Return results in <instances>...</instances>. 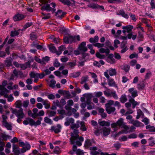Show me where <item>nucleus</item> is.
I'll return each instance as SVG.
<instances>
[{"instance_id":"37","label":"nucleus","mask_w":155,"mask_h":155,"mask_svg":"<svg viewBox=\"0 0 155 155\" xmlns=\"http://www.w3.org/2000/svg\"><path fill=\"white\" fill-rule=\"evenodd\" d=\"M137 115L136 116V119H139L140 117H143V114L141 110L140 109L137 110Z\"/></svg>"},{"instance_id":"52","label":"nucleus","mask_w":155,"mask_h":155,"mask_svg":"<svg viewBox=\"0 0 155 155\" xmlns=\"http://www.w3.org/2000/svg\"><path fill=\"white\" fill-rule=\"evenodd\" d=\"M85 146L86 147H88L91 145V142L90 140H87L85 141Z\"/></svg>"},{"instance_id":"44","label":"nucleus","mask_w":155,"mask_h":155,"mask_svg":"<svg viewBox=\"0 0 155 155\" xmlns=\"http://www.w3.org/2000/svg\"><path fill=\"white\" fill-rule=\"evenodd\" d=\"M56 83V81L54 79L51 80L49 84V86L52 88L54 87Z\"/></svg>"},{"instance_id":"6","label":"nucleus","mask_w":155,"mask_h":155,"mask_svg":"<svg viewBox=\"0 0 155 155\" xmlns=\"http://www.w3.org/2000/svg\"><path fill=\"white\" fill-rule=\"evenodd\" d=\"M7 84V81H4L2 83V85H0V90L1 91V94L4 95L5 97H8L7 93L9 92V91L5 88V87L6 86Z\"/></svg>"},{"instance_id":"51","label":"nucleus","mask_w":155,"mask_h":155,"mask_svg":"<svg viewBox=\"0 0 155 155\" xmlns=\"http://www.w3.org/2000/svg\"><path fill=\"white\" fill-rule=\"evenodd\" d=\"M120 101L121 102L124 103L127 101V98L125 95H123L120 98Z\"/></svg>"},{"instance_id":"22","label":"nucleus","mask_w":155,"mask_h":155,"mask_svg":"<svg viewBox=\"0 0 155 155\" xmlns=\"http://www.w3.org/2000/svg\"><path fill=\"white\" fill-rule=\"evenodd\" d=\"M61 2L64 3V4L71 5L73 6L75 3V2L73 0H71V2L68 0H59Z\"/></svg>"},{"instance_id":"34","label":"nucleus","mask_w":155,"mask_h":155,"mask_svg":"<svg viewBox=\"0 0 155 155\" xmlns=\"http://www.w3.org/2000/svg\"><path fill=\"white\" fill-rule=\"evenodd\" d=\"M2 126L5 127L7 130H11L12 129V126L7 122L2 123Z\"/></svg>"},{"instance_id":"12","label":"nucleus","mask_w":155,"mask_h":155,"mask_svg":"<svg viewBox=\"0 0 155 155\" xmlns=\"http://www.w3.org/2000/svg\"><path fill=\"white\" fill-rule=\"evenodd\" d=\"M133 28V26L130 25L123 26L122 32L124 34H125L126 33H129L131 32Z\"/></svg>"},{"instance_id":"7","label":"nucleus","mask_w":155,"mask_h":155,"mask_svg":"<svg viewBox=\"0 0 155 155\" xmlns=\"http://www.w3.org/2000/svg\"><path fill=\"white\" fill-rule=\"evenodd\" d=\"M74 120L72 118L67 117L66 119V121L64 123V125L66 126H68L70 125L72 129H74L75 128L76 124H74Z\"/></svg>"},{"instance_id":"32","label":"nucleus","mask_w":155,"mask_h":155,"mask_svg":"<svg viewBox=\"0 0 155 155\" xmlns=\"http://www.w3.org/2000/svg\"><path fill=\"white\" fill-rule=\"evenodd\" d=\"M121 48L122 49L121 52L122 53H124L127 51L128 49L127 47L123 44L122 43L121 45Z\"/></svg>"},{"instance_id":"25","label":"nucleus","mask_w":155,"mask_h":155,"mask_svg":"<svg viewBox=\"0 0 155 155\" xmlns=\"http://www.w3.org/2000/svg\"><path fill=\"white\" fill-rule=\"evenodd\" d=\"M31 148V146L28 143H25V146L21 150V152L22 153L25 152L27 150H29Z\"/></svg>"},{"instance_id":"24","label":"nucleus","mask_w":155,"mask_h":155,"mask_svg":"<svg viewBox=\"0 0 155 155\" xmlns=\"http://www.w3.org/2000/svg\"><path fill=\"white\" fill-rule=\"evenodd\" d=\"M128 91L131 94V96L133 97H134L138 95L137 91L134 90V88H130L128 90Z\"/></svg>"},{"instance_id":"26","label":"nucleus","mask_w":155,"mask_h":155,"mask_svg":"<svg viewBox=\"0 0 155 155\" xmlns=\"http://www.w3.org/2000/svg\"><path fill=\"white\" fill-rule=\"evenodd\" d=\"M132 124L137 127H140L144 126L143 124L137 120H134Z\"/></svg>"},{"instance_id":"23","label":"nucleus","mask_w":155,"mask_h":155,"mask_svg":"<svg viewBox=\"0 0 155 155\" xmlns=\"http://www.w3.org/2000/svg\"><path fill=\"white\" fill-rule=\"evenodd\" d=\"M66 14L65 12H63L62 11L59 10L56 12V16L57 18H61L64 16Z\"/></svg>"},{"instance_id":"15","label":"nucleus","mask_w":155,"mask_h":155,"mask_svg":"<svg viewBox=\"0 0 155 155\" xmlns=\"http://www.w3.org/2000/svg\"><path fill=\"white\" fill-rule=\"evenodd\" d=\"M90 149L91 150L90 153L91 155H97L98 153L101 154V153L102 152L100 150H99L98 151H95L97 150V148L95 147H91Z\"/></svg>"},{"instance_id":"48","label":"nucleus","mask_w":155,"mask_h":155,"mask_svg":"<svg viewBox=\"0 0 155 155\" xmlns=\"http://www.w3.org/2000/svg\"><path fill=\"white\" fill-rule=\"evenodd\" d=\"M16 107L18 108H20L21 106V103L20 101L18 100L15 103Z\"/></svg>"},{"instance_id":"1","label":"nucleus","mask_w":155,"mask_h":155,"mask_svg":"<svg viewBox=\"0 0 155 155\" xmlns=\"http://www.w3.org/2000/svg\"><path fill=\"white\" fill-rule=\"evenodd\" d=\"M123 128L125 130H123L119 132L117 134V136H119L122 134H127L128 133L127 130L129 129V127L128 126L126 125V124L124 122V120L122 118H120L117 121L116 123H114L111 124V127L114 128L115 131L117 130L118 128L117 126Z\"/></svg>"},{"instance_id":"20","label":"nucleus","mask_w":155,"mask_h":155,"mask_svg":"<svg viewBox=\"0 0 155 155\" xmlns=\"http://www.w3.org/2000/svg\"><path fill=\"white\" fill-rule=\"evenodd\" d=\"M98 123L100 125L102 126H106L108 127L110 126V121H106L104 120H102L99 119L98 120Z\"/></svg>"},{"instance_id":"36","label":"nucleus","mask_w":155,"mask_h":155,"mask_svg":"<svg viewBox=\"0 0 155 155\" xmlns=\"http://www.w3.org/2000/svg\"><path fill=\"white\" fill-rule=\"evenodd\" d=\"M31 45L32 47H36L37 49L38 50H41L42 48V47L41 45L36 43H33L31 44Z\"/></svg>"},{"instance_id":"29","label":"nucleus","mask_w":155,"mask_h":155,"mask_svg":"<svg viewBox=\"0 0 155 155\" xmlns=\"http://www.w3.org/2000/svg\"><path fill=\"white\" fill-rule=\"evenodd\" d=\"M117 14L118 15H121L122 17L126 18H128L129 17L127 14L125 13L123 10L120 11L118 12L117 13Z\"/></svg>"},{"instance_id":"62","label":"nucleus","mask_w":155,"mask_h":155,"mask_svg":"<svg viewBox=\"0 0 155 155\" xmlns=\"http://www.w3.org/2000/svg\"><path fill=\"white\" fill-rule=\"evenodd\" d=\"M5 64L7 66L11 65L12 64L11 60L10 59L6 60L5 61Z\"/></svg>"},{"instance_id":"2","label":"nucleus","mask_w":155,"mask_h":155,"mask_svg":"<svg viewBox=\"0 0 155 155\" xmlns=\"http://www.w3.org/2000/svg\"><path fill=\"white\" fill-rule=\"evenodd\" d=\"M78 130H74L73 133L71 134V137L70 141L71 144L75 143L77 145L80 146L82 145V142L84 141V138L82 137H79Z\"/></svg>"},{"instance_id":"55","label":"nucleus","mask_w":155,"mask_h":155,"mask_svg":"<svg viewBox=\"0 0 155 155\" xmlns=\"http://www.w3.org/2000/svg\"><path fill=\"white\" fill-rule=\"evenodd\" d=\"M94 94L95 96L97 97H99L101 96L103 94L102 93L101 91L95 92L94 93Z\"/></svg>"},{"instance_id":"11","label":"nucleus","mask_w":155,"mask_h":155,"mask_svg":"<svg viewBox=\"0 0 155 155\" xmlns=\"http://www.w3.org/2000/svg\"><path fill=\"white\" fill-rule=\"evenodd\" d=\"M12 113L13 114H15L16 116L17 117H20L21 118H23L24 117V114L23 112V109H21L19 110L16 111L15 109H13L12 108H11Z\"/></svg>"},{"instance_id":"18","label":"nucleus","mask_w":155,"mask_h":155,"mask_svg":"<svg viewBox=\"0 0 155 155\" xmlns=\"http://www.w3.org/2000/svg\"><path fill=\"white\" fill-rule=\"evenodd\" d=\"M30 123L31 124L32 126L34 125L35 126H37L38 125H40L41 124V121L42 120V117H39L38 119V120L35 121L33 119L30 120Z\"/></svg>"},{"instance_id":"46","label":"nucleus","mask_w":155,"mask_h":155,"mask_svg":"<svg viewBox=\"0 0 155 155\" xmlns=\"http://www.w3.org/2000/svg\"><path fill=\"white\" fill-rule=\"evenodd\" d=\"M96 55L97 57L100 59H104L105 57L104 55L101 54L99 52L97 53L96 54Z\"/></svg>"},{"instance_id":"33","label":"nucleus","mask_w":155,"mask_h":155,"mask_svg":"<svg viewBox=\"0 0 155 155\" xmlns=\"http://www.w3.org/2000/svg\"><path fill=\"white\" fill-rule=\"evenodd\" d=\"M49 48L51 52L57 53V51H56V49L55 47L52 45L51 44L49 46Z\"/></svg>"},{"instance_id":"14","label":"nucleus","mask_w":155,"mask_h":155,"mask_svg":"<svg viewBox=\"0 0 155 155\" xmlns=\"http://www.w3.org/2000/svg\"><path fill=\"white\" fill-rule=\"evenodd\" d=\"M63 39L64 42L65 43H68L74 41V36H69L67 37H66L64 38Z\"/></svg>"},{"instance_id":"53","label":"nucleus","mask_w":155,"mask_h":155,"mask_svg":"<svg viewBox=\"0 0 155 155\" xmlns=\"http://www.w3.org/2000/svg\"><path fill=\"white\" fill-rule=\"evenodd\" d=\"M111 96H112L115 99H117L118 98V96L115 91L111 92Z\"/></svg>"},{"instance_id":"30","label":"nucleus","mask_w":155,"mask_h":155,"mask_svg":"<svg viewBox=\"0 0 155 155\" xmlns=\"http://www.w3.org/2000/svg\"><path fill=\"white\" fill-rule=\"evenodd\" d=\"M66 47L64 45H61L58 48V51H57V54L59 55L61 54L62 52L63 51L65 50Z\"/></svg>"},{"instance_id":"54","label":"nucleus","mask_w":155,"mask_h":155,"mask_svg":"<svg viewBox=\"0 0 155 155\" xmlns=\"http://www.w3.org/2000/svg\"><path fill=\"white\" fill-rule=\"evenodd\" d=\"M54 153L56 154H58L60 152V149L59 147H56L54 150Z\"/></svg>"},{"instance_id":"56","label":"nucleus","mask_w":155,"mask_h":155,"mask_svg":"<svg viewBox=\"0 0 155 155\" xmlns=\"http://www.w3.org/2000/svg\"><path fill=\"white\" fill-rule=\"evenodd\" d=\"M68 60V58L65 56H63L61 59V61L63 62L67 61Z\"/></svg>"},{"instance_id":"8","label":"nucleus","mask_w":155,"mask_h":155,"mask_svg":"<svg viewBox=\"0 0 155 155\" xmlns=\"http://www.w3.org/2000/svg\"><path fill=\"white\" fill-rule=\"evenodd\" d=\"M116 70L115 69L112 68H110L109 69L107 70L106 71L104 72V75L106 78L107 79L109 78V76L108 74L111 76H113L116 74Z\"/></svg>"},{"instance_id":"13","label":"nucleus","mask_w":155,"mask_h":155,"mask_svg":"<svg viewBox=\"0 0 155 155\" xmlns=\"http://www.w3.org/2000/svg\"><path fill=\"white\" fill-rule=\"evenodd\" d=\"M106 60L107 62L111 64H113L116 62L114 58V55L112 54L108 55Z\"/></svg>"},{"instance_id":"41","label":"nucleus","mask_w":155,"mask_h":155,"mask_svg":"<svg viewBox=\"0 0 155 155\" xmlns=\"http://www.w3.org/2000/svg\"><path fill=\"white\" fill-rule=\"evenodd\" d=\"M126 119L128 120V123L130 124H132L134 120L132 119V116L131 115H127L126 117Z\"/></svg>"},{"instance_id":"31","label":"nucleus","mask_w":155,"mask_h":155,"mask_svg":"<svg viewBox=\"0 0 155 155\" xmlns=\"http://www.w3.org/2000/svg\"><path fill=\"white\" fill-rule=\"evenodd\" d=\"M99 51L101 53H105L106 54H108L110 53V50L108 48L105 49L103 48H101L99 49Z\"/></svg>"},{"instance_id":"61","label":"nucleus","mask_w":155,"mask_h":155,"mask_svg":"<svg viewBox=\"0 0 155 155\" xmlns=\"http://www.w3.org/2000/svg\"><path fill=\"white\" fill-rule=\"evenodd\" d=\"M54 104L59 107H61L60 102L58 100H56L54 101Z\"/></svg>"},{"instance_id":"27","label":"nucleus","mask_w":155,"mask_h":155,"mask_svg":"<svg viewBox=\"0 0 155 155\" xmlns=\"http://www.w3.org/2000/svg\"><path fill=\"white\" fill-rule=\"evenodd\" d=\"M106 110L108 114H110L114 112L115 110V108L114 107L111 106L106 107Z\"/></svg>"},{"instance_id":"40","label":"nucleus","mask_w":155,"mask_h":155,"mask_svg":"<svg viewBox=\"0 0 155 155\" xmlns=\"http://www.w3.org/2000/svg\"><path fill=\"white\" fill-rule=\"evenodd\" d=\"M20 31V30L18 31L15 30L14 31H12L11 33V35L12 36H15L18 35L19 34V31Z\"/></svg>"},{"instance_id":"10","label":"nucleus","mask_w":155,"mask_h":155,"mask_svg":"<svg viewBox=\"0 0 155 155\" xmlns=\"http://www.w3.org/2000/svg\"><path fill=\"white\" fill-rule=\"evenodd\" d=\"M85 123L83 121H80L78 120L77 121L75 128H78L80 125V129L83 131H85L87 130V129L85 125Z\"/></svg>"},{"instance_id":"3","label":"nucleus","mask_w":155,"mask_h":155,"mask_svg":"<svg viewBox=\"0 0 155 155\" xmlns=\"http://www.w3.org/2000/svg\"><path fill=\"white\" fill-rule=\"evenodd\" d=\"M111 131V129L110 128H108L106 127H104L102 130L100 128L97 129L94 132V134L97 136L99 135L100 134L102 133L104 136H106L109 135L110 134Z\"/></svg>"},{"instance_id":"59","label":"nucleus","mask_w":155,"mask_h":155,"mask_svg":"<svg viewBox=\"0 0 155 155\" xmlns=\"http://www.w3.org/2000/svg\"><path fill=\"white\" fill-rule=\"evenodd\" d=\"M30 120H32L31 118L28 119L27 120H24L23 121V124L25 125H27L29 124L30 125L32 126L31 124Z\"/></svg>"},{"instance_id":"45","label":"nucleus","mask_w":155,"mask_h":155,"mask_svg":"<svg viewBox=\"0 0 155 155\" xmlns=\"http://www.w3.org/2000/svg\"><path fill=\"white\" fill-rule=\"evenodd\" d=\"M146 128L148 129L151 131H155V127L153 126H151L150 125H147L146 126Z\"/></svg>"},{"instance_id":"47","label":"nucleus","mask_w":155,"mask_h":155,"mask_svg":"<svg viewBox=\"0 0 155 155\" xmlns=\"http://www.w3.org/2000/svg\"><path fill=\"white\" fill-rule=\"evenodd\" d=\"M114 105V101L110 100L108 102L105 104V107L111 106V105Z\"/></svg>"},{"instance_id":"35","label":"nucleus","mask_w":155,"mask_h":155,"mask_svg":"<svg viewBox=\"0 0 155 155\" xmlns=\"http://www.w3.org/2000/svg\"><path fill=\"white\" fill-rule=\"evenodd\" d=\"M99 38L98 36H95L94 38H91L89 39V41L91 43H95L97 42Z\"/></svg>"},{"instance_id":"4","label":"nucleus","mask_w":155,"mask_h":155,"mask_svg":"<svg viewBox=\"0 0 155 155\" xmlns=\"http://www.w3.org/2000/svg\"><path fill=\"white\" fill-rule=\"evenodd\" d=\"M55 4L53 2L51 3L50 5L45 4L42 7V9L47 11H51L54 12L56 10V9L55 8Z\"/></svg>"},{"instance_id":"42","label":"nucleus","mask_w":155,"mask_h":155,"mask_svg":"<svg viewBox=\"0 0 155 155\" xmlns=\"http://www.w3.org/2000/svg\"><path fill=\"white\" fill-rule=\"evenodd\" d=\"M43 104L45 106V108L48 109L50 107V105L48 103V102L47 100H45L44 101Z\"/></svg>"},{"instance_id":"38","label":"nucleus","mask_w":155,"mask_h":155,"mask_svg":"<svg viewBox=\"0 0 155 155\" xmlns=\"http://www.w3.org/2000/svg\"><path fill=\"white\" fill-rule=\"evenodd\" d=\"M44 122L46 123L50 124H51L52 123V120L47 117H44Z\"/></svg>"},{"instance_id":"58","label":"nucleus","mask_w":155,"mask_h":155,"mask_svg":"<svg viewBox=\"0 0 155 155\" xmlns=\"http://www.w3.org/2000/svg\"><path fill=\"white\" fill-rule=\"evenodd\" d=\"M76 153L77 155H83L84 154L83 151L80 149H78Z\"/></svg>"},{"instance_id":"50","label":"nucleus","mask_w":155,"mask_h":155,"mask_svg":"<svg viewBox=\"0 0 155 155\" xmlns=\"http://www.w3.org/2000/svg\"><path fill=\"white\" fill-rule=\"evenodd\" d=\"M48 115L49 117H52L54 116L55 115L56 112L55 111L48 110Z\"/></svg>"},{"instance_id":"9","label":"nucleus","mask_w":155,"mask_h":155,"mask_svg":"<svg viewBox=\"0 0 155 155\" xmlns=\"http://www.w3.org/2000/svg\"><path fill=\"white\" fill-rule=\"evenodd\" d=\"M38 110L37 108H34L33 110V114L32 117L35 118L38 116H43L45 115V112L43 110H41L38 112Z\"/></svg>"},{"instance_id":"57","label":"nucleus","mask_w":155,"mask_h":155,"mask_svg":"<svg viewBox=\"0 0 155 155\" xmlns=\"http://www.w3.org/2000/svg\"><path fill=\"white\" fill-rule=\"evenodd\" d=\"M130 102L133 105V108H134L135 107V106L136 105H138L139 104L138 102L136 101H134V99H132L131 101H130Z\"/></svg>"},{"instance_id":"17","label":"nucleus","mask_w":155,"mask_h":155,"mask_svg":"<svg viewBox=\"0 0 155 155\" xmlns=\"http://www.w3.org/2000/svg\"><path fill=\"white\" fill-rule=\"evenodd\" d=\"M25 16L22 14H18L15 15L13 17V20L15 21H19L22 20L25 18Z\"/></svg>"},{"instance_id":"5","label":"nucleus","mask_w":155,"mask_h":155,"mask_svg":"<svg viewBox=\"0 0 155 155\" xmlns=\"http://www.w3.org/2000/svg\"><path fill=\"white\" fill-rule=\"evenodd\" d=\"M84 95L87 98L86 103L88 105L87 109L88 110L92 109L94 107V104L91 101V99L92 97V93L86 94Z\"/></svg>"},{"instance_id":"28","label":"nucleus","mask_w":155,"mask_h":155,"mask_svg":"<svg viewBox=\"0 0 155 155\" xmlns=\"http://www.w3.org/2000/svg\"><path fill=\"white\" fill-rule=\"evenodd\" d=\"M108 84L110 86H113L115 87H117V85L116 84V83L113 79H109L108 82Z\"/></svg>"},{"instance_id":"64","label":"nucleus","mask_w":155,"mask_h":155,"mask_svg":"<svg viewBox=\"0 0 155 155\" xmlns=\"http://www.w3.org/2000/svg\"><path fill=\"white\" fill-rule=\"evenodd\" d=\"M2 137L3 140H6L9 138V136L5 134H3L2 136Z\"/></svg>"},{"instance_id":"43","label":"nucleus","mask_w":155,"mask_h":155,"mask_svg":"<svg viewBox=\"0 0 155 155\" xmlns=\"http://www.w3.org/2000/svg\"><path fill=\"white\" fill-rule=\"evenodd\" d=\"M106 45L111 50H114V47L113 46L111 45V44L109 41H106Z\"/></svg>"},{"instance_id":"63","label":"nucleus","mask_w":155,"mask_h":155,"mask_svg":"<svg viewBox=\"0 0 155 155\" xmlns=\"http://www.w3.org/2000/svg\"><path fill=\"white\" fill-rule=\"evenodd\" d=\"M120 41L117 39H116L114 41V46L116 48H117L118 47V46L117 45L120 44Z\"/></svg>"},{"instance_id":"60","label":"nucleus","mask_w":155,"mask_h":155,"mask_svg":"<svg viewBox=\"0 0 155 155\" xmlns=\"http://www.w3.org/2000/svg\"><path fill=\"white\" fill-rule=\"evenodd\" d=\"M97 4H90L87 5L88 7L93 8H96Z\"/></svg>"},{"instance_id":"49","label":"nucleus","mask_w":155,"mask_h":155,"mask_svg":"<svg viewBox=\"0 0 155 155\" xmlns=\"http://www.w3.org/2000/svg\"><path fill=\"white\" fill-rule=\"evenodd\" d=\"M93 45L95 47H97L98 48H100L103 47L104 46V44L98 43L94 44Z\"/></svg>"},{"instance_id":"16","label":"nucleus","mask_w":155,"mask_h":155,"mask_svg":"<svg viewBox=\"0 0 155 155\" xmlns=\"http://www.w3.org/2000/svg\"><path fill=\"white\" fill-rule=\"evenodd\" d=\"M86 43L85 42H83L79 47V50L81 52H85L87 51V48L86 46Z\"/></svg>"},{"instance_id":"19","label":"nucleus","mask_w":155,"mask_h":155,"mask_svg":"<svg viewBox=\"0 0 155 155\" xmlns=\"http://www.w3.org/2000/svg\"><path fill=\"white\" fill-rule=\"evenodd\" d=\"M30 75L31 78H35L34 81V82L36 83L38 81L39 78L38 73L31 72L30 74Z\"/></svg>"},{"instance_id":"39","label":"nucleus","mask_w":155,"mask_h":155,"mask_svg":"<svg viewBox=\"0 0 155 155\" xmlns=\"http://www.w3.org/2000/svg\"><path fill=\"white\" fill-rule=\"evenodd\" d=\"M30 63L29 62L26 63L25 64H22L20 65V67L22 70H24L27 67L30 66Z\"/></svg>"},{"instance_id":"21","label":"nucleus","mask_w":155,"mask_h":155,"mask_svg":"<svg viewBox=\"0 0 155 155\" xmlns=\"http://www.w3.org/2000/svg\"><path fill=\"white\" fill-rule=\"evenodd\" d=\"M61 126L60 124H58L56 127H51V130L54 131L56 133H58L61 131Z\"/></svg>"}]
</instances>
